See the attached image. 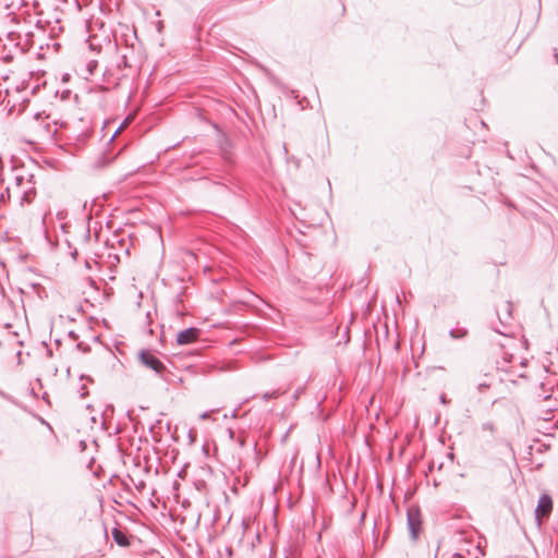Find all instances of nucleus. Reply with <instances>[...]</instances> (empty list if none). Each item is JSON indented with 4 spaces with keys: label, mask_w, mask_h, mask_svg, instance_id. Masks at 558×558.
Returning <instances> with one entry per match:
<instances>
[{
    "label": "nucleus",
    "mask_w": 558,
    "mask_h": 558,
    "mask_svg": "<svg viewBox=\"0 0 558 558\" xmlns=\"http://www.w3.org/2000/svg\"><path fill=\"white\" fill-rule=\"evenodd\" d=\"M5 196L8 201L14 199L22 206L31 204L36 197L34 174L24 166L13 167L5 194H1V199Z\"/></svg>",
    "instance_id": "1"
},
{
    "label": "nucleus",
    "mask_w": 558,
    "mask_h": 558,
    "mask_svg": "<svg viewBox=\"0 0 558 558\" xmlns=\"http://www.w3.org/2000/svg\"><path fill=\"white\" fill-rule=\"evenodd\" d=\"M553 511V499L548 494H543L535 508V521L537 526L541 527L543 520L548 519Z\"/></svg>",
    "instance_id": "2"
},
{
    "label": "nucleus",
    "mask_w": 558,
    "mask_h": 558,
    "mask_svg": "<svg viewBox=\"0 0 558 558\" xmlns=\"http://www.w3.org/2000/svg\"><path fill=\"white\" fill-rule=\"evenodd\" d=\"M408 529L413 541L417 539L421 532V511L417 507H410L407 511Z\"/></svg>",
    "instance_id": "3"
},
{
    "label": "nucleus",
    "mask_w": 558,
    "mask_h": 558,
    "mask_svg": "<svg viewBox=\"0 0 558 558\" xmlns=\"http://www.w3.org/2000/svg\"><path fill=\"white\" fill-rule=\"evenodd\" d=\"M140 361L144 366L153 369L158 375L166 371L165 364L149 350H142L140 352Z\"/></svg>",
    "instance_id": "4"
},
{
    "label": "nucleus",
    "mask_w": 558,
    "mask_h": 558,
    "mask_svg": "<svg viewBox=\"0 0 558 558\" xmlns=\"http://www.w3.org/2000/svg\"><path fill=\"white\" fill-rule=\"evenodd\" d=\"M201 335V330L195 327H190L187 329L181 330L177 335V343L180 345H185L195 342Z\"/></svg>",
    "instance_id": "5"
},
{
    "label": "nucleus",
    "mask_w": 558,
    "mask_h": 558,
    "mask_svg": "<svg viewBox=\"0 0 558 558\" xmlns=\"http://www.w3.org/2000/svg\"><path fill=\"white\" fill-rule=\"evenodd\" d=\"M112 537H113L114 542H116L118 545L122 546V547H126V546H129V545H130V542H129L128 536L125 535V533H124V532H122V531H121L120 529H118V527H114V529L112 530Z\"/></svg>",
    "instance_id": "6"
},
{
    "label": "nucleus",
    "mask_w": 558,
    "mask_h": 558,
    "mask_svg": "<svg viewBox=\"0 0 558 558\" xmlns=\"http://www.w3.org/2000/svg\"><path fill=\"white\" fill-rule=\"evenodd\" d=\"M450 337L453 339H462L468 335V330L462 327H456L450 330Z\"/></svg>",
    "instance_id": "7"
},
{
    "label": "nucleus",
    "mask_w": 558,
    "mask_h": 558,
    "mask_svg": "<svg viewBox=\"0 0 558 558\" xmlns=\"http://www.w3.org/2000/svg\"><path fill=\"white\" fill-rule=\"evenodd\" d=\"M490 387V384L486 380L477 384V390L478 392H484L486 389Z\"/></svg>",
    "instance_id": "8"
},
{
    "label": "nucleus",
    "mask_w": 558,
    "mask_h": 558,
    "mask_svg": "<svg viewBox=\"0 0 558 558\" xmlns=\"http://www.w3.org/2000/svg\"><path fill=\"white\" fill-rule=\"evenodd\" d=\"M482 429L493 433L495 430V425L492 422H486L482 424Z\"/></svg>",
    "instance_id": "9"
},
{
    "label": "nucleus",
    "mask_w": 558,
    "mask_h": 558,
    "mask_svg": "<svg viewBox=\"0 0 558 558\" xmlns=\"http://www.w3.org/2000/svg\"><path fill=\"white\" fill-rule=\"evenodd\" d=\"M278 396H279L278 391H272L270 393L267 392V393H265L263 396V399L264 400H269V399H272V398H277Z\"/></svg>",
    "instance_id": "10"
},
{
    "label": "nucleus",
    "mask_w": 558,
    "mask_h": 558,
    "mask_svg": "<svg viewBox=\"0 0 558 558\" xmlns=\"http://www.w3.org/2000/svg\"><path fill=\"white\" fill-rule=\"evenodd\" d=\"M208 416H209V415H208V413H207V412H205V413H203V414L201 415V418L205 420V418H207Z\"/></svg>",
    "instance_id": "11"
},
{
    "label": "nucleus",
    "mask_w": 558,
    "mask_h": 558,
    "mask_svg": "<svg viewBox=\"0 0 558 558\" xmlns=\"http://www.w3.org/2000/svg\"><path fill=\"white\" fill-rule=\"evenodd\" d=\"M47 133L50 134L51 133V130L49 128V124H47Z\"/></svg>",
    "instance_id": "12"
},
{
    "label": "nucleus",
    "mask_w": 558,
    "mask_h": 558,
    "mask_svg": "<svg viewBox=\"0 0 558 558\" xmlns=\"http://www.w3.org/2000/svg\"><path fill=\"white\" fill-rule=\"evenodd\" d=\"M555 58H556V60L558 62V53L557 52H555Z\"/></svg>",
    "instance_id": "13"
}]
</instances>
